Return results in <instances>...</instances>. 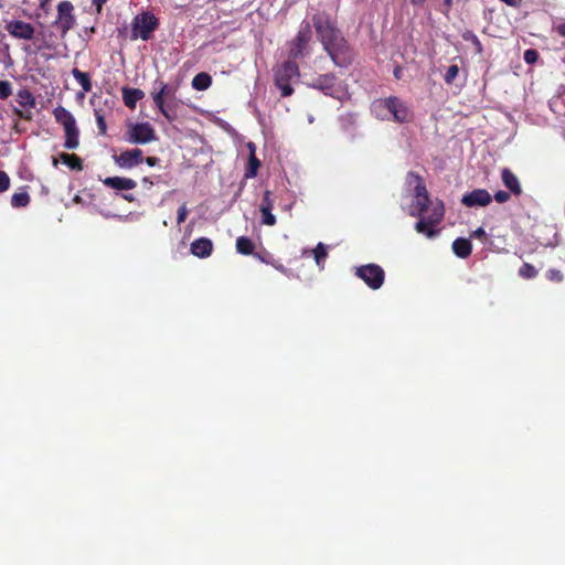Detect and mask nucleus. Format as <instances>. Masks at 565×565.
I'll return each instance as SVG.
<instances>
[{
  "instance_id": "obj_44",
  "label": "nucleus",
  "mask_w": 565,
  "mask_h": 565,
  "mask_svg": "<svg viewBox=\"0 0 565 565\" xmlns=\"http://www.w3.org/2000/svg\"><path fill=\"white\" fill-rule=\"evenodd\" d=\"M554 30L561 35V36H565V21H562L559 23H557L555 26H554Z\"/></svg>"
},
{
  "instance_id": "obj_26",
  "label": "nucleus",
  "mask_w": 565,
  "mask_h": 565,
  "mask_svg": "<svg viewBox=\"0 0 565 565\" xmlns=\"http://www.w3.org/2000/svg\"><path fill=\"white\" fill-rule=\"evenodd\" d=\"M316 264L322 269L324 267V259L328 255L327 246L323 243H319L313 249Z\"/></svg>"
},
{
  "instance_id": "obj_39",
  "label": "nucleus",
  "mask_w": 565,
  "mask_h": 565,
  "mask_svg": "<svg viewBox=\"0 0 565 565\" xmlns=\"http://www.w3.org/2000/svg\"><path fill=\"white\" fill-rule=\"evenodd\" d=\"M154 138L156 137L152 127L149 124L143 122V143L150 142Z\"/></svg>"
},
{
  "instance_id": "obj_27",
  "label": "nucleus",
  "mask_w": 565,
  "mask_h": 565,
  "mask_svg": "<svg viewBox=\"0 0 565 565\" xmlns=\"http://www.w3.org/2000/svg\"><path fill=\"white\" fill-rule=\"evenodd\" d=\"M334 79L332 75H324L319 77L313 86L327 93L333 86Z\"/></svg>"
},
{
  "instance_id": "obj_12",
  "label": "nucleus",
  "mask_w": 565,
  "mask_h": 565,
  "mask_svg": "<svg viewBox=\"0 0 565 565\" xmlns=\"http://www.w3.org/2000/svg\"><path fill=\"white\" fill-rule=\"evenodd\" d=\"M213 250V243L206 237H200L191 243V253L200 258H205L211 255Z\"/></svg>"
},
{
  "instance_id": "obj_35",
  "label": "nucleus",
  "mask_w": 565,
  "mask_h": 565,
  "mask_svg": "<svg viewBox=\"0 0 565 565\" xmlns=\"http://www.w3.org/2000/svg\"><path fill=\"white\" fill-rule=\"evenodd\" d=\"M459 68L457 65H450L445 74V81L448 84H451L456 77L458 76Z\"/></svg>"
},
{
  "instance_id": "obj_34",
  "label": "nucleus",
  "mask_w": 565,
  "mask_h": 565,
  "mask_svg": "<svg viewBox=\"0 0 565 565\" xmlns=\"http://www.w3.org/2000/svg\"><path fill=\"white\" fill-rule=\"evenodd\" d=\"M141 17L137 14L134 19V26L131 31V39L137 40L141 36Z\"/></svg>"
},
{
  "instance_id": "obj_22",
  "label": "nucleus",
  "mask_w": 565,
  "mask_h": 565,
  "mask_svg": "<svg viewBox=\"0 0 565 565\" xmlns=\"http://www.w3.org/2000/svg\"><path fill=\"white\" fill-rule=\"evenodd\" d=\"M72 75L85 93L92 90V82L88 73L82 72L78 68H73Z\"/></svg>"
},
{
  "instance_id": "obj_17",
  "label": "nucleus",
  "mask_w": 565,
  "mask_h": 565,
  "mask_svg": "<svg viewBox=\"0 0 565 565\" xmlns=\"http://www.w3.org/2000/svg\"><path fill=\"white\" fill-rule=\"evenodd\" d=\"M471 243L467 238H457L452 243V250L460 258H467L471 254Z\"/></svg>"
},
{
  "instance_id": "obj_5",
  "label": "nucleus",
  "mask_w": 565,
  "mask_h": 565,
  "mask_svg": "<svg viewBox=\"0 0 565 565\" xmlns=\"http://www.w3.org/2000/svg\"><path fill=\"white\" fill-rule=\"evenodd\" d=\"M312 38L311 23L302 21L297 35L288 43V55L291 58L303 57L310 53L309 43Z\"/></svg>"
},
{
  "instance_id": "obj_28",
  "label": "nucleus",
  "mask_w": 565,
  "mask_h": 565,
  "mask_svg": "<svg viewBox=\"0 0 565 565\" xmlns=\"http://www.w3.org/2000/svg\"><path fill=\"white\" fill-rule=\"evenodd\" d=\"M30 202V195L26 192L14 193L11 196V205L13 207H24Z\"/></svg>"
},
{
  "instance_id": "obj_41",
  "label": "nucleus",
  "mask_w": 565,
  "mask_h": 565,
  "mask_svg": "<svg viewBox=\"0 0 565 565\" xmlns=\"http://www.w3.org/2000/svg\"><path fill=\"white\" fill-rule=\"evenodd\" d=\"M10 186V178L9 175L3 172V171H0V192H4L9 189Z\"/></svg>"
},
{
  "instance_id": "obj_14",
  "label": "nucleus",
  "mask_w": 565,
  "mask_h": 565,
  "mask_svg": "<svg viewBox=\"0 0 565 565\" xmlns=\"http://www.w3.org/2000/svg\"><path fill=\"white\" fill-rule=\"evenodd\" d=\"M501 179L503 184L511 191L512 194L519 196L522 193V186L518 177L508 168L501 171Z\"/></svg>"
},
{
  "instance_id": "obj_48",
  "label": "nucleus",
  "mask_w": 565,
  "mask_h": 565,
  "mask_svg": "<svg viewBox=\"0 0 565 565\" xmlns=\"http://www.w3.org/2000/svg\"><path fill=\"white\" fill-rule=\"evenodd\" d=\"M247 148H248V150H249V156L256 154V153H255V152H256V146H255V143H254V142H248V143H247Z\"/></svg>"
},
{
  "instance_id": "obj_15",
  "label": "nucleus",
  "mask_w": 565,
  "mask_h": 565,
  "mask_svg": "<svg viewBox=\"0 0 565 565\" xmlns=\"http://www.w3.org/2000/svg\"><path fill=\"white\" fill-rule=\"evenodd\" d=\"M53 115L55 120L63 126V128L72 127L76 125L75 117L72 115L70 110L64 108L63 106H57L53 110Z\"/></svg>"
},
{
  "instance_id": "obj_8",
  "label": "nucleus",
  "mask_w": 565,
  "mask_h": 565,
  "mask_svg": "<svg viewBox=\"0 0 565 565\" xmlns=\"http://www.w3.org/2000/svg\"><path fill=\"white\" fill-rule=\"evenodd\" d=\"M72 11L73 4L68 1H62L57 6L58 17L55 21V24L57 29L62 31L63 34H65L68 30H71L74 26L75 19L72 14Z\"/></svg>"
},
{
  "instance_id": "obj_21",
  "label": "nucleus",
  "mask_w": 565,
  "mask_h": 565,
  "mask_svg": "<svg viewBox=\"0 0 565 565\" xmlns=\"http://www.w3.org/2000/svg\"><path fill=\"white\" fill-rule=\"evenodd\" d=\"M212 85V77L205 72L196 74L192 79V87L196 90H205Z\"/></svg>"
},
{
  "instance_id": "obj_38",
  "label": "nucleus",
  "mask_w": 565,
  "mask_h": 565,
  "mask_svg": "<svg viewBox=\"0 0 565 565\" xmlns=\"http://www.w3.org/2000/svg\"><path fill=\"white\" fill-rule=\"evenodd\" d=\"M525 63L527 64H534L537 58H539V53L536 50L534 49H527L525 52H524V56H523Z\"/></svg>"
},
{
  "instance_id": "obj_42",
  "label": "nucleus",
  "mask_w": 565,
  "mask_h": 565,
  "mask_svg": "<svg viewBox=\"0 0 565 565\" xmlns=\"http://www.w3.org/2000/svg\"><path fill=\"white\" fill-rule=\"evenodd\" d=\"M188 216V209H186V205L185 204H182L179 210H178V217H177V222L178 224L180 225L181 223H183L185 221Z\"/></svg>"
},
{
  "instance_id": "obj_40",
  "label": "nucleus",
  "mask_w": 565,
  "mask_h": 565,
  "mask_svg": "<svg viewBox=\"0 0 565 565\" xmlns=\"http://www.w3.org/2000/svg\"><path fill=\"white\" fill-rule=\"evenodd\" d=\"M463 39L467 40V41H471L476 47V51L478 53H481L482 52V45H481V42L479 41V39L473 34V33H467L463 35Z\"/></svg>"
},
{
  "instance_id": "obj_16",
  "label": "nucleus",
  "mask_w": 565,
  "mask_h": 565,
  "mask_svg": "<svg viewBox=\"0 0 565 565\" xmlns=\"http://www.w3.org/2000/svg\"><path fill=\"white\" fill-rule=\"evenodd\" d=\"M64 132H65L64 147L66 149H76L79 145V130L77 128V125L64 128Z\"/></svg>"
},
{
  "instance_id": "obj_3",
  "label": "nucleus",
  "mask_w": 565,
  "mask_h": 565,
  "mask_svg": "<svg viewBox=\"0 0 565 565\" xmlns=\"http://www.w3.org/2000/svg\"><path fill=\"white\" fill-rule=\"evenodd\" d=\"M371 111L381 120H393L398 124L409 122L413 119V111L408 104L396 96L374 100Z\"/></svg>"
},
{
  "instance_id": "obj_36",
  "label": "nucleus",
  "mask_w": 565,
  "mask_h": 565,
  "mask_svg": "<svg viewBox=\"0 0 565 565\" xmlns=\"http://www.w3.org/2000/svg\"><path fill=\"white\" fill-rule=\"evenodd\" d=\"M274 209V200L271 199V192L265 191L264 198L260 204V210H273Z\"/></svg>"
},
{
  "instance_id": "obj_46",
  "label": "nucleus",
  "mask_w": 565,
  "mask_h": 565,
  "mask_svg": "<svg viewBox=\"0 0 565 565\" xmlns=\"http://www.w3.org/2000/svg\"><path fill=\"white\" fill-rule=\"evenodd\" d=\"M475 238H483L486 236V231L483 227H478L471 235Z\"/></svg>"
},
{
  "instance_id": "obj_4",
  "label": "nucleus",
  "mask_w": 565,
  "mask_h": 565,
  "mask_svg": "<svg viewBox=\"0 0 565 565\" xmlns=\"http://www.w3.org/2000/svg\"><path fill=\"white\" fill-rule=\"evenodd\" d=\"M275 84L280 89L281 96H290L294 93L291 82L299 77L298 65L292 61L284 62L274 70Z\"/></svg>"
},
{
  "instance_id": "obj_2",
  "label": "nucleus",
  "mask_w": 565,
  "mask_h": 565,
  "mask_svg": "<svg viewBox=\"0 0 565 565\" xmlns=\"http://www.w3.org/2000/svg\"><path fill=\"white\" fill-rule=\"evenodd\" d=\"M312 24L318 40L332 62L340 67L350 65L353 54L335 22L328 14L318 13L312 17Z\"/></svg>"
},
{
  "instance_id": "obj_1",
  "label": "nucleus",
  "mask_w": 565,
  "mask_h": 565,
  "mask_svg": "<svg viewBox=\"0 0 565 565\" xmlns=\"http://www.w3.org/2000/svg\"><path fill=\"white\" fill-rule=\"evenodd\" d=\"M406 182L414 190V200L408 213L412 216H420L419 221L415 224V230L428 238L437 236L438 231L434 228V225L438 224L444 217L445 209L443 202L430 200L426 185L417 173L409 172L406 177Z\"/></svg>"
},
{
  "instance_id": "obj_30",
  "label": "nucleus",
  "mask_w": 565,
  "mask_h": 565,
  "mask_svg": "<svg viewBox=\"0 0 565 565\" xmlns=\"http://www.w3.org/2000/svg\"><path fill=\"white\" fill-rule=\"evenodd\" d=\"M519 275L523 278L530 279L537 275V270L531 264L524 263L519 269Z\"/></svg>"
},
{
  "instance_id": "obj_10",
  "label": "nucleus",
  "mask_w": 565,
  "mask_h": 565,
  "mask_svg": "<svg viewBox=\"0 0 565 565\" xmlns=\"http://www.w3.org/2000/svg\"><path fill=\"white\" fill-rule=\"evenodd\" d=\"M7 30L17 39L31 40L34 35V28L30 23L21 20H14L8 23Z\"/></svg>"
},
{
  "instance_id": "obj_47",
  "label": "nucleus",
  "mask_w": 565,
  "mask_h": 565,
  "mask_svg": "<svg viewBox=\"0 0 565 565\" xmlns=\"http://www.w3.org/2000/svg\"><path fill=\"white\" fill-rule=\"evenodd\" d=\"M146 162L148 166L154 167L158 162V159L154 157H148V158H146Z\"/></svg>"
},
{
  "instance_id": "obj_9",
  "label": "nucleus",
  "mask_w": 565,
  "mask_h": 565,
  "mask_svg": "<svg viewBox=\"0 0 565 565\" xmlns=\"http://www.w3.org/2000/svg\"><path fill=\"white\" fill-rule=\"evenodd\" d=\"M491 201V194L484 189H476L466 193L461 199V203L467 207L487 206Z\"/></svg>"
},
{
  "instance_id": "obj_43",
  "label": "nucleus",
  "mask_w": 565,
  "mask_h": 565,
  "mask_svg": "<svg viewBox=\"0 0 565 565\" xmlns=\"http://www.w3.org/2000/svg\"><path fill=\"white\" fill-rule=\"evenodd\" d=\"M494 200L499 203H504L510 200V194L505 191H498L494 193Z\"/></svg>"
},
{
  "instance_id": "obj_29",
  "label": "nucleus",
  "mask_w": 565,
  "mask_h": 565,
  "mask_svg": "<svg viewBox=\"0 0 565 565\" xmlns=\"http://www.w3.org/2000/svg\"><path fill=\"white\" fill-rule=\"evenodd\" d=\"M259 166H260V161L257 159L256 154L249 156L248 169L245 173V177L246 178L256 177Z\"/></svg>"
},
{
  "instance_id": "obj_13",
  "label": "nucleus",
  "mask_w": 565,
  "mask_h": 565,
  "mask_svg": "<svg viewBox=\"0 0 565 565\" xmlns=\"http://www.w3.org/2000/svg\"><path fill=\"white\" fill-rule=\"evenodd\" d=\"M168 86L164 84H160V90L153 95V102L156 106L159 108L161 114L169 120L173 121L175 119V115L164 105L163 96L168 95Z\"/></svg>"
},
{
  "instance_id": "obj_50",
  "label": "nucleus",
  "mask_w": 565,
  "mask_h": 565,
  "mask_svg": "<svg viewBox=\"0 0 565 565\" xmlns=\"http://www.w3.org/2000/svg\"><path fill=\"white\" fill-rule=\"evenodd\" d=\"M399 72H401V71H399V68H396V70L394 71V75H395V77L399 78Z\"/></svg>"
},
{
  "instance_id": "obj_19",
  "label": "nucleus",
  "mask_w": 565,
  "mask_h": 565,
  "mask_svg": "<svg viewBox=\"0 0 565 565\" xmlns=\"http://www.w3.org/2000/svg\"><path fill=\"white\" fill-rule=\"evenodd\" d=\"M159 25L158 19L149 12H143V41L150 39V34Z\"/></svg>"
},
{
  "instance_id": "obj_45",
  "label": "nucleus",
  "mask_w": 565,
  "mask_h": 565,
  "mask_svg": "<svg viewBox=\"0 0 565 565\" xmlns=\"http://www.w3.org/2000/svg\"><path fill=\"white\" fill-rule=\"evenodd\" d=\"M146 182H149L150 184H158L160 182H164V180L159 175V177H156L154 179H151V178H143V183Z\"/></svg>"
},
{
  "instance_id": "obj_20",
  "label": "nucleus",
  "mask_w": 565,
  "mask_h": 565,
  "mask_svg": "<svg viewBox=\"0 0 565 565\" xmlns=\"http://www.w3.org/2000/svg\"><path fill=\"white\" fill-rule=\"evenodd\" d=\"M122 99L127 107L135 108L139 99H141V90L128 87L122 88Z\"/></svg>"
},
{
  "instance_id": "obj_51",
  "label": "nucleus",
  "mask_w": 565,
  "mask_h": 565,
  "mask_svg": "<svg viewBox=\"0 0 565 565\" xmlns=\"http://www.w3.org/2000/svg\"><path fill=\"white\" fill-rule=\"evenodd\" d=\"M57 163H58L57 159H53V166L57 167Z\"/></svg>"
},
{
  "instance_id": "obj_25",
  "label": "nucleus",
  "mask_w": 565,
  "mask_h": 565,
  "mask_svg": "<svg viewBox=\"0 0 565 565\" xmlns=\"http://www.w3.org/2000/svg\"><path fill=\"white\" fill-rule=\"evenodd\" d=\"M60 159L63 161V163L68 166L72 170L79 171L83 169L82 160L75 154L61 153Z\"/></svg>"
},
{
  "instance_id": "obj_24",
  "label": "nucleus",
  "mask_w": 565,
  "mask_h": 565,
  "mask_svg": "<svg viewBox=\"0 0 565 565\" xmlns=\"http://www.w3.org/2000/svg\"><path fill=\"white\" fill-rule=\"evenodd\" d=\"M236 250L243 255H250L254 252V244L248 237L239 236L236 239Z\"/></svg>"
},
{
  "instance_id": "obj_18",
  "label": "nucleus",
  "mask_w": 565,
  "mask_h": 565,
  "mask_svg": "<svg viewBox=\"0 0 565 565\" xmlns=\"http://www.w3.org/2000/svg\"><path fill=\"white\" fill-rule=\"evenodd\" d=\"M17 102L19 103V105L22 108H26V109H31V108L35 107V104H36L35 97L26 88L19 89V92L17 94Z\"/></svg>"
},
{
  "instance_id": "obj_33",
  "label": "nucleus",
  "mask_w": 565,
  "mask_h": 565,
  "mask_svg": "<svg viewBox=\"0 0 565 565\" xmlns=\"http://www.w3.org/2000/svg\"><path fill=\"white\" fill-rule=\"evenodd\" d=\"M11 94V84L8 81H0V99H7Z\"/></svg>"
},
{
  "instance_id": "obj_6",
  "label": "nucleus",
  "mask_w": 565,
  "mask_h": 565,
  "mask_svg": "<svg viewBox=\"0 0 565 565\" xmlns=\"http://www.w3.org/2000/svg\"><path fill=\"white\" fill-rule=\"evenodd\" d=\"M356 276L370 288L379 289L384 281V270L375 264L363 265L356 268Z\"/></svg>"
},
{
  "instance_id": "obj_23",
  "label": "nucleus",
  "mask_w": 565,
  "mask_h": 565,
  "mask_svg": "<svg viewBox=\"0 0 565 565\" xmlns=\"http://www.w3.org/2000/svg\"><path fill=\"white\" fill-rule=\"evenodd\" d=\"M126 140L130 143H140L141 142V124H130L128 131L126 134Z\"/></svg>"
},
{
  "instance_id": "obj_11",
  "label": "nucleus",
  "mask_w": 565,
  "mask_h": 565,
  "mask_svg": "<svg viewBox=\"0 0 565 565\" xmlns=\"http://www.w3.org/2000/svg\"><path fill=\"white\" fill-rule=\"evenodd\" d=\"M141 157V150L132 149L121 152L120 154H114L113 159L115 163L121 169H131L138 166Z\"/></svg>"
},
{
  "instance_id": "obj_31",
  "label": "nucleus",
  "mask_w": 565,
  "mask_h": 565,
  "mask_svg": "<svg viewBox=\"0 0 565 565\" xmlns=\"http://www.w3.org/2000/svg\"><path fill=\"white\" fill-rule=\"evenodd\" d=\"M95 118H96V124H97L99 134L100 135H106V132H107V125H106L105 117H104V115L102 114L100 110L95 109Z\"/></svg>"
},
{
  "instance_id": "obj_37",
  "label": "nucleus",
  "mask_w": 565,
  "mask_h": 565,
  "mask_svg": "<svg viewBox=\"0 0 565 565\" xmlns=\"http://www.w3.org/2000/svg\"><path fill=\"white\" fill-rule=\"evenodd\" d=\"M546 277L548 280L554 282H561L563 280V274L561 270L551 268L546 271Z\"/></svg>"
},
{
  "instance_id": "obj_32",
  "label": "nucleus",
  "mask_w": 565,
  "mask_h": 565,
  "mask_svg": "<svg viewBox=\"0 0 565 565\" xmlns=\"http://www.w3.org/2000/svg\"><path fill=\"white\" fill-rule=\"evenodd\" d=\"M262 213V223L268 226H273L276 224V217L271 213V210H260Z\"/></svg>"
},
{
  "instance_id": "obj_7",
  "label": "nucleus",
  "mask_w": 565,
  "mask_h": 565,
  "mask_svg": "<svg viewBox=\"0 0 565 565\" xmlns=\"http://www.w3.org/2000/svg\"><path fill=\"white\" fill-rule=\"evenodd\" d=\"M103 184L109 189H113L116 194L122 196L125 200H134V198L126 192L137 186V182L135 180L124 177H108L103 180Z\"/></svg>"
},
{
  "instance_id": "obj_49",
  "label": "nucleus",
  "mask_w": 565,
  "mask_h": 565,
  "mask_svg": "<svg viewBox=\"0 0 565 565\" xmlns=\"http://www.w3.org/2000/svg\"><path fill=\"white\" fill-rule=\"evenodd\" d=\"M107 0H93L94 4L96 6L97 10L100 11L104 3H106Z\"/></svg>"
}]
</instances>
